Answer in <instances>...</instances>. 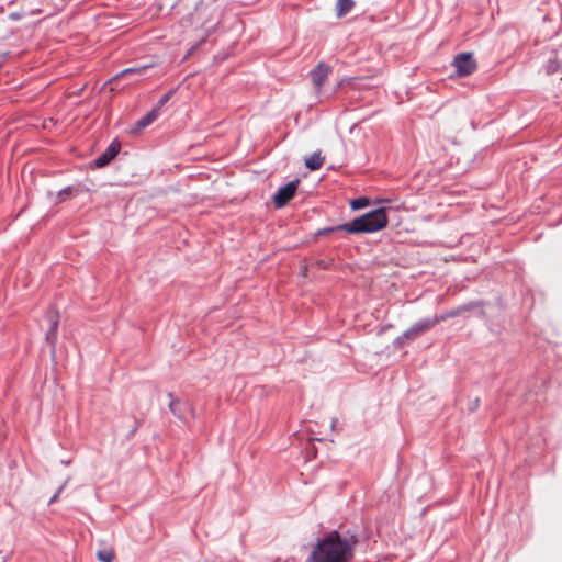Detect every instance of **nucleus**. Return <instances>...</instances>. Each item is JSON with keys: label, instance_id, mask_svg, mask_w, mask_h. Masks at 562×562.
I'll use <instances>...</instances> for the list:
<instances>
[{"label": "nucleus", "instance_id": "nucleus-19", "mask_svg": "<svg viewBox=\"0 0 562 562\" xmlns=\"http://www.w3.org/2000/svg\"><path fill=\"white\" fill-rule=\"evenodd\" d=\"M69 194H70V188L65 189V190H61V191L59 192L60 200H61V201L64 200L63 195H69Z\"/></svg>", "mask_w": 562, "mask_h": 562}, {"label": "nucleus", "instance_id": "nucleus-15", "mask_svg": "<svg viewBox=\"0 0 562 562\" xmlns=\"http://www.w3.org/2000/svg\"><path fill=\"white\" fill-rule=\"evenodd\" d=\"M148 68H149V66H148V65H144V66H140V67H135V68H127V69L122 70V71L116 76V78H119V77H124V76L132 75V74H135V75H143V74H144Z\"/></svg>", "mask_w": 562, "mask_h": 562}, {"label": "nucleus", "instance_id": "nucleus-5", "mask_svg": "<svg viewBox=\"0 0 562 562\" xmlns=\"http://www.w3.org/2000/svg\"><path fill=\"white\" fill-rule=\"evenodd\" d=\"M299 184L300 180L294 179L286 183L285 186L281 187L273 195V203L276 207L280 209L285 206L289 203V201L293 199Z\"/></svg>", "mask_w": 562, "mask_h": 562}, {"label": "nucleus", "instance_id": "nucleus-14", "mask_svg": "<svg viewBox=\"0 0 562 562\" xmlns=\"http://www.w3.org/2000/svg\"><path fill=\"white\" fill-rule=\"evenodd\" d=\"M97 558L100 562H113L115 559V551L111 547L103 548L97 552Z\"/></svg>", "mask_w": 562, "mask_h": 562}, {"label": "nucleus", "instance_id": "nucleus-12", "mask_svg": "<svg viewBox=\"0 0 562 562\" xmlns=\"http://www.w3.org/2000/svg\"><path fill=\"white\" fill-rule=\"evenodd\" d=\"M324 164V157L321 156V153H314L313 155H311L308 158H306L305 160V166L310 169V170H318L319 168H322Z\"/></svg>", "mask_w": 562, "mask_h": 562}, {"label": "nucleus", "instance_id": "nucleus-20", "mask_svg": "<svg viewBox=\"0 0 562 562\" xmlns=\"http://www.w3.org/2000/svg\"><path fill=\"white\" fill-rule=\"evenodd\" d=\"M61 488H63V487H59V490L57 491V493H56V494H55V495L49 499V504H53V503H55V502L57 501L58 495H59V493H60Z\"/></svg>", "mask_w": 562, "mask_h": 562}, {"label": "nucleus", "instance_id": "nucleus-1", "mask_svg": "<svg viewBox=\"0 0 562 562\" xmlns=\"http://www.w3.org/2000/svg\"><path fill=\"white\" fill-rule=\"evenodd\" d=\"M355 543L338 531H330L317 541L306 562H350Z\"/></svg>", "mask_w": 562, "mask_h": 562}, {"label": "nucleus", "instance_id": "nucleus-18", "mask_svg": "<svg viewBox=\"0 0 562 562\" xmlns=\"http://www.w3.org/2000/svg\"><path fill=\"white\" fill-rule=\"evenodd\" d=\"M171 97V92H168L166 93L160 100H159V103H158V106L156 109H160L165 103H167L169 101Z\"/></svg>", "mask_w": 562, "mask_h": 562}, {"label": "nucleus", "instance_id": "nucleus-16", "mask_svg": "<svg viewBox=\"0 0 562 562\" xmlns=\"http://www.w3.org/2000/svg\"><path fill=\"white\" fill-rule=\"evenodd\" d=\"M369 203H370L369 199L359 198V199L352 200L350 205H351L352 210H360V209L368 206Z\"/></svg>", "mask_w": 562, "mask_h": 562}, {"label": "nucleus", "instance_id": "nucleus-4", "mask_svg": "<svg viewBox=\"0 0 562 562\" xmlns=\"http://www.w3.org/2000/svg\"><path fill=\"white\" fill-rule=\"evenodd\" d=\"M452 65L456 68V74L458 77H468L472 75L477 68V64L471 53L458 54L453 58Z\"/></svg>", "mask_w": 562, "mask_h": 562}, {"label": "nucleus", "instance_id": "nucleus-9", "mask_svg": "<svg viewBox=\"0 0 562 562\" xmlns=\"http://www.w3.org/2000/svg\"><path fill=\"white\" fill-rule=\"evenodd\" d=\"M120 151V144L112 143L109 145V147L105 149L104 153H102L97 159L94 160V165L98 168L105 167L112 159L115 158V156Z\"/></svg>", "mask_w": 562, "mask_h": 562}, {"label": "nucleus", "instance_id": "nucleus-10", "mask_svg": "<svg viewBox=\"0 0 562 562\" xmlns=\"http://www.w3.org/2000/svg\"><path fill=\"white\" fill-rule=\"evenodd\" d=\"M158 114V109H153L150 112H148L145 116H143L135 123L134 130L140 131L149 126L153 122L157 120Z\"/></svg>", "mask_w": 562, "mask_h": 562}, {"label": "nucleus", "instance_id": "nucleus-2", "mask_svg": "<svg viewBox=\"0 0 562 562\" xmlns=\"http://www.w3.org/2000/svg\"><path fill=\"white\" fill-rule=\"evenodd\" d=\"M387 223L389 218L386 210L384 207H379L353 218L351 222L333 227L329 231H344L349 234H368L383 229L386 227Z\"/></svg>", "mask_w": 562, "mask_h": 562}, {"label": "nucleus", "instance_id": "nucleus-7", "mask_svg": "<svg viewBox=\"0 0 562 562\" xmlns=\"http://www.w3.org/2000/svg\"><path fill=\"white\" fill-rule=\"evenodd\" d=\"M209 16L210 14L205 10H196L190 15L191 24L202 27L200 43H203L209 37L214 27L213 24H210Z\"/></svg>", "mask_w": 562, "mask_h": 562}, {"label": "nucleus", "instance_id": "nucleus-3", "mask_svg": "<svg viewBox=\"0 0 562 562\" xmlns=\"http://www.w3.org/2000/svg\"><path fill=\"white\" fill-rule=\"evenodd\" d=\"M445 316H434L431 318H426L418 321L414 325H412L406 331H404L403 337L413 340L423 334L427 333L431 328H434L438 323L443 321Z\"/></svg>", "mask_w": 562, "mask_h": 562}, {"label": "nucleus", "instance_id": "nucleus-8", "mask_svg": "<svg viewBox=\"0 0 562 562\" xmlns=\"http://www.w3.org/2000/svg\"><path fill=\"white\" fill-rule=\"evenodd\" d=\"M46 318H47L48 324H49V328L46 331V341L48 342L50 348L54 350L55 347H56V341H57V329H58V324H59V313L56 310L50 308L46 313Z\"/></svg>", "mask_w": 562, "mask_h": 562}, {"label": "nucleus", "instance_id": "nucleus-6", "mask_svg": "<svg viewBox=\"0 0 562 562\" xmlns=\"http://www.w3.org/2000/svg\"><path fill=\"white\" fill-rule=\"evenodd\" d=\"M331 72V67L324 61H319L317 66L311 70L310 77L316 94H319L324 83L327 81Z\"/></svg>", "mask_w": 562, "mask_h": 562}, {"label": "nucleus", "instance_id": "nucleus-11", "mask_svg": "<svg viewBox=\"0 0 562 562\" xmlns=\"http://www.w3.org/2000/svg\"><path fill=\"white\" fill-rule=\"evenodd\" d=\"M355 7L353 0H337L336 2V15L342 18L349 13Z\"/></svg>", "mask_w": 562, "mask_h": 562}, {"label": "nucleus", "instance_id": "nucleus-17", "mask_svg": "<svg viewBox=\"0 0 562 562\" xmlns=\"http://www.w3.org/2000/svg\"><path fill=\"white\" fill-rule=\"evenodd\" d=\"M562 68V63L558 59L550 60L547 65V72L553 74Z\"/></svg>", "mask_w": 562, "mask_h": 562}, {"label": "nucleus", "instance_id": "nucleus-13", "mask_svg": "<svg viewBox=\"0 0 562 562\" xmlns=\"http://www.w3.org/2000/svg\"><path fill=\"white\" fill-rule=\"evenodd\" d=\"M169 397H170L169 408H170L171 413L175 416H177L179 419H183L184 415L182 412L181 401L179 398L173 397L172 394H169Z\"/></svg>", "mask_w": 562, "mask_h": 562}]
</instances>
